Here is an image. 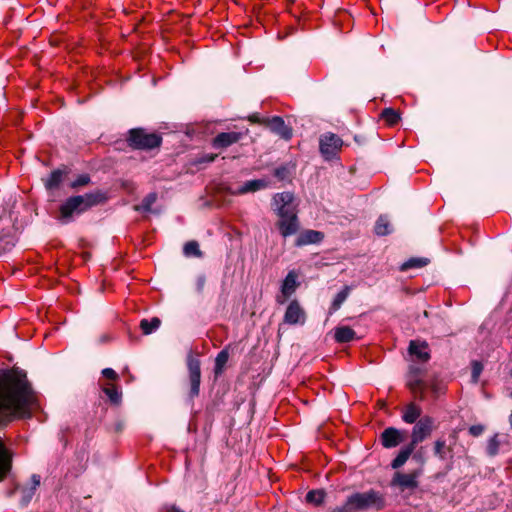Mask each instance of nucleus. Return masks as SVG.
I'll return each mask as SVG.
<instances>
[{"mask_svg":"<svg viewBox=\"0 0 512 512\" xmlns=\"http://www.w3.org/2000/svg\"><path fill=\"white\" fill-rule=\"evenodd\" d=\"M189 372V385L190 390L188 393L189 399L193 400L199 395L200 382H201V369L200 362L195 358H189L187 362Z\"/></svg>","mask_w":512,"mask_h":512,"instance_id":"nucleus-8","label":"nucleus"},{"mask_svg":"<svg viewBox=\"0 0 512 512\" xmlns=\"http://www.w3.org/2000/svg\"><path fill=\"white\" fill-rule=\"evenodd\" d=\"M229 359V352L228 348L222 349L216 356L215 359V367H214V373L216 376H219L223 373L225 365Z\"/></svg>","mask_w":512,"mask_h":512,"instance_id":"nucleus-26","label":"nucleus"},{"mask_svg":"<svg viewBox=\"0 0 512 512\" xmlns=\"http://www.w3.org/2000/svg\"><path fill=\"white\" fill-rule=\"evenodd\" d=\"M374 231L378 236H386L391 233L392 228H391V224H390L387 216L381 215L377 219V221L375 223Z\"/></svg>","mask_w":512,"mask_h":512,"instance_id":"nucleus-25","label":"nucleus"},{"mask_svg":"<svg viewBox=\"0 0 512 512\" xmlns=\"http://www.w3.org/2000/svg\"><path fill=\"white\" fill-rule=\"evenodd\" d=\"M380 440L383 447L394 448L403 441L402 432L394 427H388L381 433Z\"/></svg>","mask_w":512,"mask_h":512,"instance_id":"nucleus-17","label":"nucleus"},{"mask_svg":"<svg viewBox=\"0 0 512 512\" xmlns=\"http://www.w3.org/2000/svg\"><path fill=\"white\" fill-rule=\"evenodd\" d=\"M36 404V397L26 375L17 370L0 374V426L15 419L29 418ZM13 454L0 436V482L10 472Z\"/></svg>","mask_w":512,"mask_h":512,"instance_id":"nucleus-1","label":"nucleus"},{"mask_svg":"<svg viewBox=\"0 0 512 512\" xmlns=\"http://www.w3.org/2000/svg\"><path fill=\"white\" fill-rule=\"evenodd\" d=\"M483 431L484 427L482 425H472L469 428V433L474 437L480 436L483 433Z\"/></svg>","mask_w":512,"mask_h":512,"instance_id":"nucleus-43","label":"nucleus"},{"mask_svg":"<svg viewBox=\"0 0 512 512\" xmlns=\"http://www.w3.org/2000/svg\"><path fill=\"white\" fill-rule=\"evenodd\" d=\"M183 252L185 256L201 257L202 252L199 248V244L196 241H189L184 245Z\"/></svg>","mask_w":512,"mask_h":512,"instance_id":"nucleus-33","label":"nucleus"},{"mask_svg":"<svg viewBox=\"0 0 512 512\" xmlns=\"http://www.w3.org/2000/svg\"><path fill=\"white\" fill-rule=\"evenodd\" d=\"M102 375L110 380H117L118 374L112 368H105L102 370Z\"/></svg>","mask_w":512,"mask_h":512,"instance_id":"nucleus-42","label":"nucleus"},{"mask_svg":"<svg viewBox=\"0 0 512 512\" xmlns=\"http://www.w3.org/2000/svg\"><path fill=\"white\" fill-rule=\"evenodd\" d=\"M248 120H249L251 123H258V124H264V125H266V124H267V118H265V119L260 118V116H259V114H258V113L251 114V115L248 117Z\"/></svg>","mask_w":512,"mask_h":512,"instance_id":"nucleus-44","label":"nucleus"},{"mask_svg":"<svg viewBox=\"0 0 512 512\" xmlns=\"http://www.w3.org/2000/svg\"><path fill=\"white\" fill-rule=\"evenodd\" d=\"M128 144L134 149L149 150L160 146L162 138L156 133H149L142 128L129 131Z\"/></svg>","mask_w":512,"mask_h":512,"instance_id":"nucleus-3","label":"nucleus"},{"mask_svg":"<svg viewBox=\"0 0 512 512\" xmlns=\"http://www.w3.org/2000/svg\"><path fill=\"white\" fill-rule=\"evenodd\" d=\"M381 118L390 126H394L400 120V114L393 108H385L381 113Z\"/></svg>","mask_w":512,"mask_h":512,"instance_id":"nucleus-30","label":"nucleus"},{"mask_svg":"<svg viewBox=\"0 0 512 512\" xmlns=\"http://www.w3.org/2000/svg\"><path fill=\"white\" fill-rule=\"evenodd\" d=\"M103 392L109 398L110 402L117 405L121 402L122 393L114 384H109L103 388Z\"/></svg>","mask_w":512,"mask_h":512,"instance_id":"nucleus-29","label":"nucleus"},{"mask_svg":"<svg viewBox=\"0 0 512 512\" xmlns=\"http://www.w3.org/2000/svg\"><path fill=\"white\" fill-rule=\"evenodd\" d=\"M16 243L15 229L4 208L0 209V255L10 251Z\"/></svg>","mask_w":512,"mask_h":512,"instance_id":"nucleus-4","label":"nucleus"},{"mask_svg":"<svg viewBox=\"0 0 512 512\" xmlns=\"http://www.w3.org/2000/svg\"><path fill=\"white\" fill-rule=\"evenodd\" d=\"M272 209L277 217L298 213L294 194L291 192L276 193L272 198Z\"/></svg>","mask_w":512,"mask_h":512,"instance_id":"nucleus-6","label":"nucleus"},{"mask_svg":"<svg viewBox=\"0 0 512 512\" xmlns=\"http://www.w3.org/2000/svg\"><path fill=\"white\" fill-rule=\"evenodd\" d=\"M325 493L322 490H312L306 494V501L314 505H320L323 503Z\"/></svg>","mask_w":512,"mask_h":512,"instance_id":"nucleus-34","label":"nucleus"},{"mask_svg":"<svg viewBox=\"0 0 512 512\" xmlns=\"http://www.w3.org/2000/svg\"><path fill=\"white\" fill-rule=\"evenodd\" d=\"M266 126H268L273 133L279 135L285 140H289L292 137L291 128H289L285 124L284 120L279 116L267 118Z\"/></svg>","mask_w":512,"mask_h":512,"instance_id":"nucleus-16","label":"nucleus"},{"mask_svg":"<svg viewBox=\"0 0 512 512\" xmlns=\"http://www.w3.org/2000/svg\"><path fill=\"white\" fill-rule=\"evenodd\" d=\"M161 324V320L157 317H153L151 320L142 319L140 322V328L145 335H149L156 331Z\"/></svg>","mask_w":512,"mask_h":512,"instance_id":"nucleus-28","label":"nucleus"},{"mask_svg":"<svg viewBox=\"0 0 512 512\" xmlns=\"http://www.w3.org/2000/svg\"><path fill=\"white\" fill-rule=\"evenodd\" d=\"M243 137L241 132H222L219 133L212 141V146L216 149H224L227 148L238 141H240Z\"/></svg>","mask_w":512,"mask_h":512,"instance_id":"nucleus-15","label":"nucleus"},{"mask_svg":"<svg viewBox=\"0 0 512 512\" xmlns=\"http://www.w3.org/2000/svg\"><path fill=\"white\" fill-rule=\"evenodd\" d=\"M434 430V419L430 416L421 417L414 425L411 433V444L415 447L429 437Z\"/></svg>","mask_w":512,"mask_h":512,"instance_id":"nucleus-7","label":"nucleus"},{"mask_svg":"<svg viewBox=\"0 0 512 512\" xmlns=\"http://www.w3.org/2000/svg\"><path fill=\"white\" fill-rule=\"evenodd\" d=\"M106 200V194L100 190L71 196L60 205L57 220L61 224H69L74 221L76 216L104 203Z\"/></svg>","mask_w":512,"mask_h":512,"instance_id":"nucleus-2","label":"nucleus"},{"mask_svg":"<svg viewBox=\"0 0 512 512\" xmlns=\"http://www.w3.org/2000/svg\"><path fill=\"white\" fill-rule=\"evenodd\" d=\"M268 186V182L264 179H255L245 182L237 191L238 194H245L264 189Z\"/></svg>","mask_w":512,"mask_h":512,"instance_id":"nucleus-24","label":"nucleus"},{"mask_svg":"<svg viewBox=\"0 0 512 512\" xmlns=\"http://www.w3.org/2000/svg\"><path fill=\"white\" fill-rule=\"evenodd\" d=\"M91 181V178L88 174L79 175L74 181L71 182L70 187L72 189H77L80 187H84L88 185Z\"/></svg>","mask_w":512,"mask_h":512,"instance_id":"nucleus-38","label":"nucleus"},{"mask_svg":"<svg viewBox=\"0 0 512 512\" xmlns=\"http://www.w3.org/2000/svg\"><path fill=\"white\" fill-rule=\"evenodd\" d=\"M334 338L338 343H348L356 338V333L348 326H339L335 328Z\"/></svg>","mask_w":512,"mask_h":512,"instance_id":"nucleus-22","label":"nucleus"},{"mask_svg":"<svg viewBox=\"0 0 512 512\" xmlns=\"http://www.w3.org/2000/svg\"><path fill=\"white\" fill-rule=\"evenodd\" d=\"M40 476L37 474H33L31 476V486L21 488V503L23 506H26L30 503L37 488L40 486Z\"/></svg>","mask_w":512,"mask_h":512,"instance_id":"nucleus-18","label":"nucleus"},{"mask_svg":"<svg viewBox=\"0 0 512 512\" xmlns=\"http://www.w3.org/2000/svg\"><path fill=\"white\" fill-rule=\"evenodd\" d=\"M351 511H352V509L350 508L349 505H347V502H346L344 506L337 507V508L333 509L331 512H351Z\"/></svg>","mask_w":512,"mask_h":512,"instance_id":"nucleus-45","label":"nucleus"},{"mask_svg":"<svg viewBox=\"0 0 512 512\" xmlns=\"http://www.w3.org/2000/svg\"><path fill=\"white\" fill-rule=\"evenodd\" d=\"M342 145V139L334 133L324 134L320 138V151L327 159L335 156L341 149Z\"/></svg>","mask_w":512,"mask_h":512,"instance_id":"nucleus-9","label":"nucleus"},{"mask_svg":"<svg viewBox=\"0 0 512 512\" xmlns=\"http://www.w3.org/2000/svg\"><path fill=\"white\" fill-rule=\"evenodd\" d=\"M421 474V470L414 471L412 473H400L397 472L392 478L391 484L398 486L401 490L415 489L418 487V477Z\"/></svg>","mask_w":512,"mask_h":512,"instance_id":"nucleus-12","label":"nucleus"},{"mask_svg":"<svg viewBox=\"0 0 512 512\" xmlns=\"http://www.w3.org/2000/svg\"><path fill=\"white\" fill-rule=\"evenodd\" d=\"M407 385L415 395L419 396L420 399L423 398V394L426 388V385L421 378V370L419 368L412 367L410 369Z\"/></svg>","mask_w":512,"mask_h":512,"instance_id":"nucleus-14","label":"nucleus"},{"mask_svg":"<svg viewBox=\"0 0 512 512\" xmlns=\"http://www.w3.org/2000/svg\"><path fill=\"white\" fill-rule=\"evenodd\" d=\"M157 194L156 193H149L144 197L141 204L135 206L136 211L141 212H149L151 211V208L153 204L156 202Z\"/></svg>","mask_w":512,"mask_h":512,"instance_id":"nucleus-31","label":"nucleus"},{"mask_svg":"<svg viewBox=\"0 0 512 512\" xmlns=\"http://www.w3.org/2000/svg\"><path fill=\"white\" fill-rule=\"evenodd\" d=\"M414 450L415 446L411 443L403 447L396 456V458L393 459V461L391 462V467L393 469H399L400 467H402L409 459Z\"/></svg>","mask_w":512,"mask_h":512,"instance_id":"nucleus-23","label":"nucleus"},{"mask_svg":"<svg viewBox=\"0 0 512 512\" xmlns=\"http://www.w3.org/2000/svg\"><path fill=\"white\" fill-rule=\"evenodd\" d=\"M63 173L60 170L53 171L46 181V187L48 189H54L59 186L62 181Z\"/></svg>","mask_w":512,"mask_h":512,"instance_id":"nucleus-35","label":"nucleus"},{"mask_svg":"<svg viewBox=\"0 0 512 512\" xmlns=\"http://www.w3.org/2000/svg\"><path fill=\"white\" fill-rule=\"evenodd\" d=\"M284 323L289 325H303L306 321V313L297 300H292L285 311Z\"/></svg>","mask_w":512,"mask_h":512,"instance_id":"nucleus-10","label":"nucleus"},{"mask_svg":"<svg viewBox=\"0 0 512 512\" xmlns=\"http://www.w3.org/2000/svg\"><path fill=\"white\" fill-rule=\"evenodd\" d=\"M446 441L443 438H439L434 443V454L441 460L446 457Z\"/></svg>","mask_w":512,"mask_h":512,"instance_id":"nucleus-36","label":"nucleus"},{"mask_svg":"<svg viewBox=\"0 0 512 512\" xmlns=\"http://www.w3.org/2000/svg\"><path fill=\"white\" fill-rule=\"evenodd\" d=\"M168 512H184V511L180 510L179 508H177V507H175V506H172V507L168 510Z\"/></svg>","mask_w":512,"mask_h":512,"instance_id":"nucleus-47","label":"nucleus"},{"mask_svg":"<svg viewBox=\"0 0 512 512\" xmlns=\"http://www.w3.org/2000/svg\"><path fill=\"white\" fill-rule=\"evenodd\" d=\"M322 239L323 234L321 232L315 230H306L298 236L296 245L304 246L308 244H316L319 243Z\"/></svg>","mask_w":512,"mask_h":512,"instance_id":"nucleus-21","label":"nucleus"},{"mask_svg":"<svg viewBox=\"0 0 512 512\" xmlns=\"http://www.w3.org/2000/svg\"><path fill=\"white\" fill-rule=\"evenodd\" d=\"M498 450H499L498 436L494 435L488 441L487 452H488L489 455L494 456V455H496L498 453Z\"/></svg>","mask_w":512,"mask_h":512,"instance_id":"nucleus-39","label":"nucleus"},{"mask_svg":"<svg viewBox=\"0 0 512 512\" xmlns=\"http://www.w3.org/2000/svg\"><path fill=\"white\" fill-rule=\"evenodd\" d=\"M482 371H483V364L477 360L472 361V363H471V380L474 384L478 383Z\"/></svg>","mask_w":512,"mask_h":512,"instance_id":"nucleus-37","label":"nucleus"},{"mask_svg":"<svg viewBox=\"0 0 512 512\" xmlns=\"http://www.w3.org/2000/svg\"><path fill=\"white\" fill-rule=\"evenodd\" d=\"M346 502L352 510H363L372 506L378 509L383 507V499L373 490L364 493H355L348 497Z\"/></svg>","mask_w":512,"mask_h":512,"instance_id":"nucleus-5","label":"nucleus"},{"mask_svg":"<svg viewBox=\"0 0 512 512\" xmlns=\"http://www.w3.org/2000/svg\"><path fill=\"white\" fill-rule=\"evenodd\" d=\"M427 343L426 342H418V341H410L409 343V353L415 356L418 360L422 362H426L430 359V354L427 351Z\"/></svg>","mask_w":512,"mask_h":512,"instance_id":"nucleus-19","label":"nucleus"},{"mask_svg":"<svg viewBox=\"0 0 512 512\" xmlns=\"http://www.w3.org/2000/svg\"><path fill=\"white\" fill-rule=\"evenodd\" d=\"M349 292H350V288L348 286H345L339 293H337V295L335 296V298L330 306L329 314H333L341 307V305L347 299Z\"/></svg>","mask_w":512,"mask_h":512,"instance_id":"nucleus-27","label":"nucleus"},{"mask_svg":"<svg viewBox=\"0 0 512 512\" xmlns=\"http://www.w3.org/2000/svg\"><path fill=\"white\" fill-rule=\"evenodd\" d=\"M276 226L280 234L286 238L296 234L299 230V220L296 214L278 217Z\"/></svg>","mask_w":512,"mask_h":512,"instance_id":"nucleus-13","label":"nucleus"},{"mask_svg":"<svg viewBox=\"0 0 512 512\" xmlns=\"http://www.w3.org/2000/svg\"><path fill=\"white\" fill-rule=\"evenodd\" d=\"M428 264L426 258H411L401 265V271H406L411 268H421Z\"/></svg>","mask_w":512,"mask_h":512,"instance_id":"nucleus-32","label":"nucleus"},{"mask_svg":"<svg viewBox=\"0 0 512 512\" xmlns=\"http://www.w3.org/2000/svg\"><path fill=\"white\" fill-rule=\"evenodd\" d=\"M422 409L419 405L411 402L407 404L402 411V420L407 424H413L420 418Z\"/></svg>","mask_w":512,"mask_h":512,"instance_id":"nucleus-20","label":"nucleus"},{"mask_svg":"<svg viewBox=\"0 0 512 512\" xmlns=\"http://www.w3.org/2000/svg\"><path fill=\"white\" fill-rule=\"evenodd\" d=\"M509 422H510V425H511V427H512V411H511V414H510V416H509Z\"/></svg>","mask_w":512,"mask_h":512,"instance_id":"nucleus-48","label":"nucleus"},{"mask_svg":"<svg viewBox=\"0 0 512 512\" xmlns=\"http://www.w3.org/2000/svg\"><path fill=\"white\" fill-rule=\"evenodd\" d=\"M274 175L279 180H286L289 177V170L286 166H281L274 170Z\"/></svg>","mask_w":512,"mask_h":512,"instance_id":"nucleus-40","label":"nucleus"},{"mask_svg":"<svg viewBox=\"0 0 512 512\" xmlns=\"http://www.w3.org/2000/svg\"><path fill=\"white\" fill-rule=\"evenodd\" d=\"M298 275L295 271H290L286 275L281 285V294L276 296V302L280 305L284 304L286 300L294 294L299 286L297 281Z\"/></svg>","mask_w":512,"mask_h":512,"instance_id":"nucleus-11","label":"nucleus"},{"mask_svg":"<svg viewBox=\"0 0 512 512\" xmlns=\"http://www.w3.org/2000/svg\"><path fill=\"white\" fill-rule=\"evenodd\" d=\"M217 155H208L205 158H203L202 161L205 162H213L216 159Z\"/></svg>","mask_w":512,"mask_h":512,"instance_id":"nucleus-46","label":"nucleus"},{"mask_svg":"<svg viewBox=\"0 0 512 512\" xmlns=\"http://www.w3.org/2000/svg\"><path fill=\"white\" fill-rule=\"evenodd\" d=\"M122 429V425L121 424H118L117 425V430L120 431Z\"/></svg>","mask_w":512,"mask_h":512,"instance_id":"nucleus-49","label":"nucleus"},{"mask_svg":"<svg viewBox=\"0 0 512 512\" xmlns=\"http://www.w3.org/2000/svg\"><path fill=\"white\" fill-rule=\"evenodd\" d=\"M206 284V277L204 275H199L196 279V290L198 293H202L204 291Z\"/></svg>","mask_w":512,"mask_h":512,"instance_id":"nucleus-41","label":"nucleus"}]
</instances>
